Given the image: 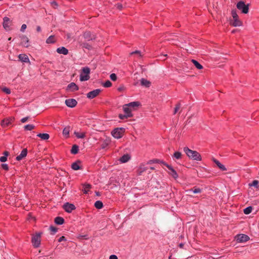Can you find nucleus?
<instances>
[{"label": "nucleus", "mask_w": 259, "mask_h": 259, "mask_svg": "<svg viewBox=\"0 0 259 259\" xmlns=\"http://www.w3.org/2000/svg\"><path fill=\"white\" fill-rule=\"evenodd\" d=\"M184 151L191 159L196 161H201L202 159L201 155L196 151L192 150L188 147H185L184 148Z\"/></svg>", "instance_id": "obj_1"}, {"label": "nucleus", "mask_w": 259, "mask_h": 259, "mask_svg": "<svg viewBox=\"0 0 259 259\" xmlns=\"http://www.w3.org/2000/svg\"><path fill=\"white\" fill-rule=\"evenodd\" d=\"M42 232H36L33 234L31 238V243L34 248L39 247L41 242Z\"/></svg>", "instance_id": "obj_2"}, {"label": "nucleus", "mask_w": 259, "mask_h": 259, "mask_svg": "<svg viewBox=\"0 0 259 259\" xmlns=\"http://www.w3.org/2000/svg\"><path fill=\"white\" fill-rule=\"evenodd\" d=\"M249 4H246L244 2L240 1L236 4L237 8L243 14H247L249 12Z\"/></svg>", "instance_id": "obj_3"}, {"label": "nucleus", "mask_w": 259, "mask_h": 259, "mask_svg": "<svg viewBox=\"0 0 259 259\" xmlns=\"http://www.w3.org/2000/svg\"><path fill=\"white\" fill-rule=\"evenodd\" d=\"M90 69L88 67L82 68V72L80 74V80L81 81H87L90 79Z\"/></svg>", "instance_id": "obj_4"}, {"label": "nucleus", "mask_w": 259, "mask_h": 259, "mask_svg": "<svg viewBox=\"0 0 259 259\" xmlns=\"http://www.w3.org/2000/svg\"><path fill=\"white\" fill-rule=\"evenodd\" d=\"M123 128H116L114 129L112 132V136L116 139H119L122 137L123 133L122 130Z\"/></svg>", "instance_id": "obj_5"}, {"label": "nucleus", "mask_w": 259, "mask_h": 259, "mask_svg": "<svg viewBox=\"0 0 259 259\" xmlns=\"http://www.w3.org/2000/svg\"><path fill=\"white\" fill-rule=\"evenodd\" d=\"M236 241L238 243L246 242L250 239L249 237L245 234H238L236 237Z\"/></svg>", "instance_id": "obj_6"}, {"label": "nucleus", "mask_w": 259, "mask_h": 259, "mask_svg": "<svg viewBox=\"0 0 259 259\" xmlns=\"http://www.w3.org/2000/svg\"><path fill=\"white\" fill-rule=\"evenodd\" d=\"M63 208L67 212L70 213L73 210H75L76 207L73 204L70 203L69 202H66L63 205Z\"/></svg>", "instance_id": "obj_7"}, {"label": "nucleus", "mask_w": 259, "mask_h": 259, "mask_svg": "<svg viewBox=\"0 0 259 259\" xmlns=\"http://www.w3.org/2000/svg\"><path fill=\"white\" fill-rule=\"evenodd\" d=\"M164 165L166 166L169 169V175H170L174 179L176 180L179 177L177 171L173 168V167L171 165L168 164L167 163H164Z\"/></svg>", "instance_id": "obj_8"}, {"label": "nucleus", "mask_w": 259, "mask_h": 259, "mask_svg": "<svg viewBox=\"0 0 259 259\" xmlns=\"http://www.w3.org/2000/svg\"><path fill=\"white\" fill-rule=\"evenodd\" d=\"M20 37L21 40V45L25 48H28L30 45L29 38L27 37V36L25 35H22Z\"/></svg>", "instance_id": "obj_9"}, {"label": "nucleus", "mask_w": 259, "mask_h": 259, "mask_svg": "<svg viewBox=\"0 0 259 259\" xmlns=\"http://www.w3.org/2000/svg\"><path fill=\"white\" fill-rule=\"evenodd\" d=\"M101 91V90L99 89L94 90L92 91L89 92L87 94V97L88 98L90 99H94V98L96 97L100 93Z\"/></svg>", "instance_id": "obj_10"}, {"label": "nucleus", "mask_w": 259, "mask_h": 259, "mask_svg": "<svg viewBox=\"0 0 259 259\" xmlns=\"http://www.w3.org/2000/svg\"><path fill=\"white\" fill-rule=\"evenodd\" d=\"M230 24L234 27L241 26L243 24L242 22L239 19V17L230 20Z\"/></svg>", "instance_id": "obj_11"}, {"label": "nucleus", "mask_w": 259, "mask_h": 259, "mask_svg": "<svg viewBox=\"0 0 259 259\" xmlns=\"http://www.w3.org/2000/svg\"><path fill=\"white\" fill-rule=\"evenodd\" d=\"M65 104L70 108H73L76 106L77 102L74 99H68L65 100Z\"/></svg>", "instance_id": "obj_12"}, {"label": "nucleus", "mask_w": 259, "mask_h": 259, "mask_svg": "<svg viewBox=\"0 0 259 259\" xmlns=\"http://www.w3.org/2000/svg\"><path fill=\"white\" fill-rule=\"evenodd\" d=\"M79 89L78 86L74 83L71 82L69 83L66 88L67 91H70L71 92H74L78 91Z\"/></svg>", "instance_id": "obj_13"}, {"label": "nucleus", "mask_w": 259, "mask_h": 259, "mask_svg": "<svg viewBox=\"0 0 259 259\" xmlns=\"http://www.w3.org/2000/svg\"><path fill=\"white\" fill-rule=\"evenodd\" d=\"M123 110L124 114H125L127 116L129 117H133V115L132 113V109L126 104L123 106Z\"/></svg>", "instance_id": "obj_14"}, {"label": "nucleus", "mask_w": 259, "mask_h": 259, "mask_svg": "<svg viewBox=\"0 0 259 259\" xmlns=\"http://www.w3.org/2000/svg\"><path fill=\"white\" fill-rule=\"evenodd\" d=\"M27 149L26 148H24L22 150L21 153L16 157V159L17 161H20L23 158L27 156Z\"/></svg>", "instance_id": "obj_15"}, {"label": "nucleus", "mask_w": 259, "mask_h": 259, "mask_svg": "<svg viewBox=\"0 0 259 259\" xmlns=\"http://www.w3.org/2000/svg\"><path fill=\"white\" fill-rule=\"evenodd\" d=\"M10 19L7 17H5L3 18V27L6 30H10Z\"/></svg>", "instance_id": "obj_16"}, {"label": "nucleus", "mask_w": 259, "mask_h": 259, "mask_svg": "<svg viewBox=\"0 0 259 259\" xmlns=\"http://www.w3.org/2000/svg\"><path fill=\"white\" fill-rule=\"evenodd\" d=\"M83 37L88 41L92 40L95 38L94 35H92L91 32H85L83 34Z\"/></svg>", "instance_id": "obj_17"}, {"label": "nucleus", "mask_w": 259, "mask_h": 259, "mask_svg": "<svg viewBox=\"0 0 259 259\" xmlns=\"http://www.w3.org/2000/svg\"><path fill=\"white\" fill-rule=\"evenodd\" d=\"M19 59L22 62L29 63V59L28 56L24 54H21L18 56Z\"/></svg>", "instance_id": "obj_18"}, {"label": "nucleus", "mask_w": 259, "mask_h": 259, "mask_svg": "<svg viewBox=\"0 0 259 259\" xmlns=\"http://www.w3.org/2000/svg\"><path fill=\"white\" fill-rule=\"evenodd\" d=\"M213 161L216 165L218 166V167L222 171L227 170V168L223 164H222L219 160L213 158Z\"/></svg>", "instance_id": "obj_19"}, {"label": "nucleus", "mask_w": 259, "mask_h": 259, "mask_svg": "<svg viewBox=\"0 0 259 259\" xmlns=\"http://www.w3.org/2000/svg\"><path fill=\"white\" fill-rule=\"evenodd\" d=\"M57 52L60 54L67 55L68 50L64 47H61L57 49Z\"/></svg>", "instance_id": "obj_20"}, {"label": "nucleus", "mask_w": 259, "mask_h": 259, "mask_svg": "<svg viewBox=\"0 0 259 259\" xmlns=\"http://www.w3.org/2000/svg\"><path fill=\"white\" fill-rule=\"evenodd\" d=\"M13 120V119H12V118L5 119L2 121L1 125L3 127H5L9 125L11 123V122Z\"/></svg>", "instance_id": "obj_21"}, {"label": "nucleus", "mask_w": 259, "mask_h": 259, "mask_svg": "<svg viewBox=\"0 0 259 259\" xmlns=\"http://www.w3.org/2000/svg\"><path fill=\"white\" fill-rule=\"evenodd\" d=\"M131 159V156L129 154H126L122 156L120 159L119 161L121 163H125L127 162Z\"/></svg>", "instance_id": "obj_22"}, {"label": "nucleus", "mask_w": 259, "mask_h": 259, "mask_svg": "<svg viewBox=\"0 0 259 259\" xmlns=\"http://www.w3.org/2000/svg\"><path fill=\"white\" fill-rule=\"evenodd\" d=\"M80 161L79 160H77L72 164L71 168L75 170H79L80 169Z\"/></svg>", "instance_id": "obj_23"}, {"label": "nucleus", "mask_w": 259, "mask_h": 259, "mask_svg": "<svg viewBox=\"0 0 259 259\" xmlns=\"http://www.w3.org/2000/svg\"><path fill=\"white\" fill-rule=\"evenodd\" d=\"M147 169V167L146 166L145 164H141L138 169L139 175H141L142 173L146 171Z\"/></svg>", "instance_id": "obj_24"}, {"label": "nucleus", "mask_w": 259, "mask_h": 259, "mask_svg": "<svg viewBox=\"0 0 259 259\" xmlns=\"http://www.w3.org/2000/svg\"><path fill=\"white\" fill-rule=\"evenodd\" d=\"M131 109L132 108H134L136 107H138L140 105V103L138 101H135L130 102L126 104Z\"/></svg>", "instance_id": "obj_25"}, {"label": "nucleus", "mask_w": 259, "mask_h": 259, "mask_svg": "<svg viewBox=\"0 0 259 259\" xmlns=\"http://www.w3.org/2000/svg\"><path fill=\"white\" fill-rule=\"evenodd\" d=\"M55 223L57 225H62L64 223V219L60 217H57L55 219Z\"/></svg>", "instance_id": "obj_26"}, {"label": "nucleus", "mask_w": 259, "mask_h": 259, "mask_svg": "<svg viewBox=\"0 0 259 259\" xmlns=\"http://www.w3.org/2000/svg\"><path fill=\"white\" fill-rule=\"evenodd\" d=\"M37 136L40 138L42 140H47L50 138V135L47 133L41 134L39 133L37 135Z\"/></svg>", "instance_id": "obj_27"}, {"label": "nucleus", "mask_w": 259, "mask_h": 259, "mask_svg": "<svg viewBox=\"0 0 259 259\" xmlns=\"http://www.w3.org/2000/svg\"><path fill=\"white\" fill-rule=\"evenodd\" d=\"M186 192H193L194 193H200L202 192V189L199 188L195 187L192 189L186 190Z\"/></svg>", "instance_id": "obj_28"}, {"label": "nucleus", "mask_w": 259, "mask_h": 259, "mask_svg": "<svg viewBox=\"0 0 259 259\" xmlns=\"http://www.w3.org/2000/svg\"><path fill=\"white\" fill-rule=\"evenodd\" d=\"M56 41V39L54 35L50 36L46 40L47 44H54Z\"/></svg>", "instance_id": "obj_29"}, {"label": "nucleus", "mask_w": 259, "mask_h": 259, "mask_svg": "<svg viewBox=\"0 0 259 259\" xmlns=\"http://www.w3.org/2000/svg\"><path fill=\"white\" fill-rule=\"evenodd\" d=\"M83 192L84 194H88L90 189L92 187V186L89 184H84L83 186Z\"/></svg>", "instance_id": "obj_30"}, {"label": "nucleus", "mask_w": 259, "mask_h": 259, "mask_svg": "<svg viewBox=\"0 0 259 259\" xmlns=\"http://www.w3.org/2000/svg\"><path fill=\"white\" fill-rule=\"evenodd\" d=\"M161 163V164H163L164 165V163H166L164 161H163L162 160H160L158 159H153V160H150V161H149L148 162V164H151V163Z\"/></svg>", "instance_id": "obj_31"}, {"label": "nucleus", "mask_w": 259, "mask_h": 259, "mask_svg": "<svg viewBox=\"0 0 259 259\" xmlns=\"http://www.w3.org/2000/svg\"><path fill=\"white\" fill-rule=\"evenodd\" d=\"M3 154L4 155V156H1L0 157V161L1 162H5L7 161V156L9 155V152L7 151H6L4 152Z\"/></svg>", "instance_id": "obj_32"}, {"label": "nucleus", "mask_w": 259, "mask_h": 259, "mask_svg": "<svg viewBox=\"0 0 259 259\" xmlns=\"http://www.w3.org/2000/svg\"><path fill=\"white\" fill-rule=\"evenodd\" d=\"M79 147L77 145H73L71 149V153L73 154H76L78 153Z\"/></svg>", "instance_id": "obj_33"}, {"label": "nucleus", "mask_w": 259, "mask_h": 259, "mask_svg": "<svg viewBox=\"0 0 259 259\" xmlns=\"http://www.w3.org/2000/svg\"><path fill=\"white\" fill-rule=\"evenodd\" d=\"M141 83L142 85H144L146 87H149L150 85V82L144 78L141 79Z\"/></svg>", "instance_id": "obj_34"}, {"label": "nucleus", "mask_w": 259, "mask_h": 259, "mask_svg": "<svg viewBox=\"0 0 259 259\" xmlns=\"http://www.w3.org/2000/svg\"><path fill=\"white\" fill-rule=\"evenodd\" d=\"M191 61L197 69H201L203 68V66L196 60L192 59Z\"/></svg>", "instance_id": "obj_35"}, {"label": "nucleus", "mask_w": 259, "mask_h": 259, "mask_svg": "<svg viewBox=\"0 0 259 259\" xmlns=\"http://www.w3.org/2000/svg\"><path fill=\"white\" fill-rule=\"evenodd\" d=\"M95 206L97 209H101L103 207V204L102 201L98 200L95 203Z\"/></svg>", "instance_id": "obj_36"}, {"label": "nucleus", "mask_w": 259, "mask_h": 259, "mask_svg": "<svg viewBox=\"0 0 259 259\" xmlns=\"http://www.w3.org/2000/svg\"><path fill=\"white\" fill-rule=\"evenodd\" d=\"M74 135L78 139H83L85 137L84 133H79V132H75Z\"/></svg>", "instance_id": "obj_37"}, {"label": "nucleus", "mask_w": 259, "mask_h": 259, "mask_svg": "<svg viewBox=\"0 0 259 259\" xmlns=\"http://www.w3.org/2000/svg\"><path fill=\"white\" fill-rule=\"evenodd\" d=\"M252 210V207L250 206L244 209L243 212L245 214H248L251 212Z\"/></svg>", "instance_id": "obj_38"}, {"label": "nucleus", "mask_w": 259, "mask_h": 259, "mask_svg": "<svg viewBox=\"0 0 259 259\" xmlns=\"http://www.w3.org/2000/svg\"><path fill=\"white\" fill-rule=\"evenodd\" d=\"M35 126L33 124H27L24 126V128L25 130L27 131H31L34 129Z\"/></svg>", "instance_id": "obj_39"}, {"label": "nucleus", "mask_w": 259, "mask_h": 259, "mask_svg": "<svg viewBox=\"0 0 259 259\" xmlns=\"http://www.w3.org/2000/svg\"><path fill=\"white\" fill-rule=\"evenodd\" d=\"M258 181L257 180H254V181H253L252 183H249L248 184V185L249 187L254 186L255 188H258Z\"/></svg>", "instance_id": "obj_40"}, {"label": "nucleus", "mask_w": 259, "mask_h": 259, "mask_svg": "<svg viewBox=\"0 0 259 259\" xmlns=\"http://www.w3.org/2000/svg\"><path fill=\"white\" fill-rule=\"evenodd\" d=\"M63 134L65 136L68 137L69 135V127H65L63 130Z\"/></svg>", "instance_id": "obj_41"}, {"label": "nucleus", "mask_w": 259, "mask_h": 259, "mask_svg": "<svg viewBox=\"0 0 259 259\" xmlns=\"http://www.w3.org/2000/svg\"><path fill=\"white\" fill-rule=\"evenodd\" d=\"M181 156H182V154L180 152L177 151L174 153V157L177 159H181Z\"/></svg>", "instance_id": "obj_42"}, {"label": "nucleus", "mask_w": 259, "mask_h": 259, "mask_svg": "<svg viewBox=\"0 0 259 259\" xmlns=\"http://www.w3.org/2000/svg\"><path fill=\"white\" fill-rule=\"evenodd\" d=\"M112 85V83L111 81L109 80H106L104 83H103V87L105 88H109Z\"/></svg>", "instance_id": "obj_43"}, {"label": "nucleus", "mask_w": 259, "mask_h": 259, "mask_svg": "<svg viewBox=\"0 0 259 259\" xmlns=\"http://www.w3.org/2000/svg\"><path fill=\"white\" fill-rule=\"evenodd\" d=\"M50 230L52 232L51 234L53 235L55 234L58 231L57 228L53 226L50 227Z\"/></svg>", "instance_id": "obj_44"}, {"label": "nucleus", "mask_w": 259, "mask_h": 259, "mask_svg": "<svg viewBox=\"0 0 259 259\" xmlns=\"http://www.w3.org/2000/svg\"><path fill=\"white\" fill-rule=\"evenodd\" d=\"M231 15L232 16V19L236 18V17H238V15L236 10L235 9L232 10L231 11Z\"/></svg>", "instance_id": "obj_45"}, {"label": "nucleus", "mask_w": 259, "mask_h": 259, "mask_svg": "<svg viewBox=\"0 0 259 259\" xmlns=\"http://www.w3.org/2000/svg\"><path fill=\"white\" fill-rule=\"evenodd\" d=\"M82 46L83 48L87 49L89 50H91L92 48V46L88 43H83Z\"/></svg>", "instance_id": "obj_46"}, {"label": "nucleus", "mask_w": 259, "mask_h": 259, "mask_svg": "<svg viewBox=\"0 0 259 259\" xmlns=\"http://www.w3.org/2000/svg\"><path fill=\"white\" fill-rule=\"evenodd\" d=\"M110 78L112 81H116L117 79V75L115 73H112L110 75Z\"/></svg>", "instance_id": "obj_47"}, {"label": "nucleus", "mask_w": 259, "mask_h": 259, "mask_svg": "<svg viewBox=\"0 0 259 259\" xmlns=\"http://www.w3.org/2000/svg\"><path fill=\"white\" fill-rule=\"evenodd\" d=\"M134 54H138L139 55L140 57H141L142 56L141 55V53L140 51L136 50L135 51H133L130 53V55H132Z\"/></svg>", "instance_id": "obj_48"}, {"label": "nucleus", "mask_w": 259, "mask_h": 259, "mask_svg": "<svg viewBox=\"0 0 259 259\" xmlns=\"http://www.w3.org/2000/svg\"><path fill=\"white\" fill-rule=\"evenodd\" d=\"M118 117H119V119H122V120L129 117L125 114H119Z\"/></svg>", "instance_id": "obj_49"}, {"label": "nucleus", "mask_w": 259, "mask_h": 259, "mask_svg": "<svg viewBox=\"0 0 259 259\" xmlns=\"http://www.w3.org/2000/svg\"><path fill=\"white\" fill-rule=\"evenodd\" d=\"M115 7L118 10H121L123 8L122 5L120 3H117L115 5Z\"/></svg>", "instance_id": "obj_50"}, {"label": "nucleus", "mask_w": 259, "mask_h": 259, "mask_svg": "<svg viewBox=\"0 0 259 259\" xmlns=\"http://www.w3.org/2000/svg\"><path fill=\"white\" fill-rule=\"evenodd\" d=\"M2 168L6 170H9V166L7 164L3 163L1 165Z\"/></svg>", "instance_id": "obj_51"}, {"label": "nucleus", "mask_w": 259, "mask_h": 259, "mask_svg": "<svg viewBox=\"0 0 259 259\" xmlns=\"http://www.w3.org/2000/svg\"><path fill=\"white\" fill-rule=\"evenodd\" d=\"M180 107H181V105L180 104H177L175 108V110H174V114H176V113L178 111V110L180 109Z\"/></svg>", "instance_id": "obj_52"}, {"label": "nucleus", "mask_w": 259, "mask_h": 259, "mask_svg": "<svg viewBox=\"0 0 259 259\" xmlns=\"http://www.w3.org/2000/svg\"><path fill=\"white\" fill-rule=\"evenodd\" d=\"M108 145V143L106 142H103L101 145V149H105L107 147V146Z\"/></svg>", "instance_id": "obj_53"}, {"label": "nucleus", "mask_w": 259, "mask_h": 259, "mask_svg": "<svg viewBox=\"0 0 259 259\" xmlns=\"http://www.w3.org/2000/svg\"><path fill=\"white\" fill-rule=\"evenodd\" d=\"M3 91L7 94H10L11 93L10 90L7 88H3Z\"/></svg>", "instance_id": "obj_54"}, {"label": "nucleus", "mask_w": 259, "mask_h": 259, "mask_svg": "<svg viewBox=\"0 0 259 259\" xmlns=\"http://www.w3.org/2000/svg\"><path fill=\"white\" fill-rule=\"evenodd\" d=\"M26 27H27V26L26 24H22V25L21 26V29H20L21 31L24 32L25 31V30L26 29Z\"/></svg>", "instance_id": "obj_55"}, {"label": "nucleus", "mask_w": 259, "mask_h": 259, "mask_svg": "<svg viewBox=\"0 0 259 259\" xmlns=\"http://www.w3.org/2000/svg\"><path fill=\"white\" fill-rule=\"evenodd\" d=\"M66 238L64 236H62L59 238V239H58V242H61L63 241H66Z\"/></svg>", "instance_id": "obj_56"}, {"label": "nucleus", "mask_w": 259, "mask_h": 259, "mask_svg": "<svg viewBox=\"0 0 259 259\" xmlns=\"http://www.w3.org/2000/svg\"><path fill=\"white\" fill-rule=\"evenodd\" d=\"M109 259H118V257L116 255L112 254L110 256Z\"/></svg>", "instance_id": "obj_57"}, {"label": "nucleus", "mask_w": 259, "mask_h": 259, "mask_svg": "<svg viewBox=\"0 0 259 259\" xmlns=\"http://www.w3.org/2000/svg\"><path fill=\"white\" fill-rule=\"evenodd\" d=\"M28 117H24V118H22L21 119V121L22 122V123H24L25 122L27 119H28Z\"/></svg>", "instance_id": "obj_58"}, {"label": "nucleus", "mask_w": 259, "mask_h": 259, "mask_svg": "<svg viewBox=\"0 0 259 259\" xmlns=\"http://www.w3.org/2000/svg\"><path fill=\"white\" fill-rule=\"evenodd\" d=\"M167 56V55L166 54H165V55H161L160 56V59H163V60H165V57Z\"/></svg>", "instance_id": "obj_59"}, {"label": "nucleus", "mask_w": 259, "mask_h": 259, "mask_svg": "<svg viewBox=\"0 0 259 259\" xmlns=\"http://www.w3.org/2000/svg\"><path fill=\"white\" fill-rule=\"evenodd\" d=\"M36 31L37 32H40L41 31V27L39 26H37L36 27Z\"/></svg>", "instance_id": "obj_60"}, {"label": "nucleus", "mask_w": 259, "mask_h": 259, "mask_svg": "<svg viewBox=\"0 0 259 259\" xmlns=\"http://www.w3.org/2000/svg\"><path fill=\"white\" fill-rule=\"evenodd\" d=\"M184 243H180V244H179V246L180 248H183V247H184Z\"/></svg>", "instance_id": "obj_61"}, {"label": "nucleus", "mask_w": 259, "mask_h": 259, "mask_svg": "<svg viewBox=\"0 0 259 259\" xmlns=\"http://www.w3.org/2000/svg\"><path fill=\"white\" fill-rule=\"evenodd\" d=\"M150 169H152V170H153V169H154V167H150Z\"/></svg>", "instance_id": "obj_62"}, {"label": "nucleus", "mask_w": 259, "mask_h": 259, "mask_svg": "<svg viewBox=\"0 0 259 259\" xmlns=\"http://www.w3.org/2000/svg\"><path fill=\"white\" fill-rule=\"evenodd\" d=\"M96 194H97V195H98V196H99V195H100L99 192H96Z\"/></svg>", "instance_id": "obj_63"}, {"label": "nucleus", "mask_w": 259, "mask_h": 259, "mask_svg": "<svg viewBox=\"0 0 259 259\" xmlns=\"http://www.w3.org/2000/svg\"><path fill=\"white\" fill-rule=\"evenodd\" d=\"M118 90L119 91H120V90H121V88H119L118 89Z\"/></svg>", "instance_id": "obj_64"}]
</instances>
